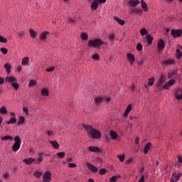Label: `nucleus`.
I'll use <instances>...</instances> for the list:
<instances>
[{
    "label": "nucleus",
    "instance_id": "nucleus-23",
    "mask_svg": "<svg viewBox=\"0 0 182 182\" xmlns=\"http://www.w3.org/2000/svg\"><path fill=\"white\" fill-rule=\"evenodd\" d=\"M50 143L53 146V149H55V150H58V149H59L60 145L59 143H58V141H50Z\"/></svg>",
    "mask_w": 182,
    "mask_h": 182
},
{
    "label": "nucleus",
    "instance_id": "nucleus-10",
    "mask_svg": "<svg viewBox=\"0 0 182 182\" xmlns=\"http://www.w3.org/2000/svg\"><path fill=\"white\" fill-rule=\"evenodd\" d=\"M35 161H36V159L33 158H27L23 160V162L27 164L28 166L32 164V163L35 164Z\"/></svg>",
    "mask_w": 182,
    "mask_h": 182
},
{
    "label": "nucleus",
    "instance_id": "nucleus-16",
    "mask_svg": "<svg viewBox=\"0 0 182 182\" xmlns=\"http://www.w3.org/2000/svg\"><path fill=\"white\" fill-rule=\"evenodd\" d=\"M97 8H99V3L97 2V0H95L91 4V9L92 11H96Z\"/></svg>",
    "mask_w": 182,
    "mask_h": 182
},
{
    "label": "nucleus",
    "instance_id": "nucleus-56",
    "mask_svg": "<svg viewBox=\"0 0 182 182\" xmlns=\"http://www.w3.org/2000/svg\"><path fill=\"white\" fill-rule=\"evenodd\" d=\"M3 177L4 178H9V172H4V173H3Z\"/></svg>",
    "mask_w": 182,
    "mask_h": 182
},
{
    "label": "nucleus",
    "instance_id": "nucleus-25",
    "mask_svg": "<svg viewBox=\"0 0 182 182\" xmlns=\"http://www.w3.org/2000/svg\"><path fill=\"white\" fill-rule=\"evenodd\" d=\"M18 80L14 76L6 77V82H9V83L12 82H16Z\"/></svg>",
    "mask_w": 182,
    "mask_h": 182
},
{
    "label": "nucleus",
    "instance_id": "nucleus-64",
    "mask_svg": "<svg viewBox=\"0 0 182 182\" xmlns=\"http://www.w3.org/2000/svg\"><path fill=\"white\" fill-rule=\"evenodd\" d=\"M5 82V79L2 77H0V85H2Z\"/></svg>",
    "mask_w": 182,
    "mask_h": 182
},
{
    "label": "nucleus",
    "instance_id": "nucleus-40",
    "mask_svg": "<svg viewBox=\"0 0 182 182\" xmlns=\"http://www.w3.org/2000/svg\"><path fill=\"white\" fill-rule=\"evenodd\" d=\"M0 113L1 114H6V113H8V111L6 110V108H5V107H1V108L0 109Z\"/></svg>",
    "mask_w": 182,
    "mask_h": 182
},
{
    "label": "nucleus",
    "instance_id": "nucleus-24",
    "mask_svg": "<svg viewBox=\"0 0 182 182\" xmlns=\"http://www.w3.org/2000/svg\"><path fill=\"white\" fill-rule=\"evenodd\" d=\"M4 68L6 69L7 72V75H9L11 73V69H12V67L10 63H6L4 65Z\"/></svg>",
    "mask_w": 182,
    "mask_h": 182
},
{
    "label": "nucleus",
    "instance_id": "nucleus-48",
    "mask_svg": "<svg viewBox=\"0 0 182 182\" xmlns=\"http://www.w3.org/2000/svg\"><path fill=\"white\" fill-rule=\"evenodd\" d=\"M106 173H107V170H106V168H101L99 171V173L101 174V176L106 174Z\"/></svg>",
    "mask_w": 182,
    "mask_h": 182
},
{
    "label": "nucleus",
    "instance_id": "nucleus-1",
    "mask_svg": "<svg viewBox=\"0 0 182 182\" xmlns=\"http://www.w3.org/2000/svg\"><path fill=\"white\" fill-rule=\"evenodd\" d=\"M82 127L87 132L88 137H90V139H102V132L99 131V129H96L93 128V127H92L91 125L85 124H82Z\"/></svg>",
    "mask_w": 182,
    "mask_h": 182
},
{
    "label": "nucleus",
    "instance_id": "nucleus-11",
    "mask_svg": "<svg viewBox=\"0 0 182 182\" xmlns=\"http://www.w3.org/2000/svg\"><path fill=\"white\" fill-rule=\"evenodd\" d=\"M127 58L131 65H133V63H134V55L128 53L127 54Z\"/></svg>",
    "mask_w": 182,
    "mask_h": 182
},
{
    "label": "nucleus",
    "instance_id": "nucleus-58",
    "mask_svg": "<svg viewBox=\"0 0 182 182\" xmlns=\"http://www.w3.org/2000/svg\"><path fill=\"white\" fill-rule=\"evenodd\" d=\"M23 112L26 113V114H29V110L26 107H23Z\"/></svg>",
    "mask_w": 182,
    "mask_h": 182
},
{
    "label": "nucleus",
    "instance_id": "nucleus-27",
    "mask_svg": "<svg viewBox=\"0 0 182 182\" xmlns=\"http://www.w3.org/2000/svg\"><path fill=\"white\" fill-rule=\"evenodd\" d=\"M109 134L111 136V138L112 139V140H117V133H116V132L114 131H110Z\"/></svg>",
    "mask_w": 182,
    "mask_h": 182
},
{
    "label": "nucleus",
    "instance_id": "nucleus-34",
    "mask_svg": "<svg viewBox=\"0 0 182 182\" xmlns=\"http://www.w3.org/2000/svg\"><path fill=\"white\" fill-rule=\"evenodd\" d=\"M154 80H156L154 79V77H151V78L149 79L147 85L149 86H153V85H154Z\"/></svg>",
    "mask_w": 182,
    "mask_h": 182
},
{
    "label": "nucleus",
    "instance_id": "nucleus-9",
    "mask_svg": "<svg viewBox=\"0 0 182 182\" xmlns=\"http://www.w3.org/2000/svg\"><path fill=\"white\" fill-rule=\"evenodd\" d=\"M140 4L139 0H129L128 2V5L131 6V8H136L137 5Z\"/></svg>",
    "mask_w": 182,
    "mask_h": 182
},
{
    "label": "nucleus",
    "instance_id": "nucleus-29",
    "mask_svg": "<svg viewBox=\"0 0 182 182\" xmlns=\"http://www.w3.org/2000/svg\"><path fill=\"white\" fill-rule=\"evenodd\" d=\"M6 140H10V141H12L14 140V137L9 136V135H7V136H2L1 137V141H5Z\"/></svg>",
    "mask_w": 182,
    "mask_h": 182
},
{
    "label": "nucleus",
    "instance_id": "nucleus-63",
    "mask_svg": "<svg viewBox=\"0 0 182 182\" xmlns=\"http://www.w3.org/2000/svg\"><path fill=\"white\" fill-rule=\"evenodd\" d=\"M178 161L182 163V156H178Z\"/></svg>",
    "mask_w": 182,
    "mask_h": 182
},
{
    "label": "nucleus",
    "instance_id": "nucleus-31",
    "mask_svg": "<svg viewBox=\"0 0 182 182\" xmlns=\"http://www.w3.org/2000/svg\"><path fill=\"white\" fill-rule=\"evenodd\" d=\"M146 41L148 42V45H151L153 42V38L150 35H146Z\"/></svg>",
    "mask_w": 182,
    "mask_h": 182
},
{
    "label": "nucleus",
    "instance_id": "nucleus-39",
    "mask_svg": "<svg viewBox=\"0 0 182 182\" xmlns=\"http://www.w3.org/2000/svg\"><path fill=\"white\" fill-rule=\"evenodd\" d=\"M16 122V117H12L9 121L7 122V124H14Z\"/></svg>",
    "mask_w": 182,
    "mask_h": 182
},
{
    "label": "nucleus",
    "instance_id": "nucleus-53",
    "mask_svg": "<svg viewBox=\"0 0 182 182\" xmlns=\"http://www.w3.org/2000/svg\"><path fill=\"white\" fill-rule=\"evenodd\" d=\"M167 83L169 85V86H173V85H174L176 83V80L171 79L168 82H167Z\"/></svg>",
    "mask_w": 182,
    "mask_h": 182
},
{
    "label": "nucleus",
    "instance_id": "nucleus-37",
    "mask_svg": "<svg viewBox=\"0 0 182 182\" xmlns=\"http://www.w3.org/2000/svg\"><path fill=\"white\" fill-rule=\"evenodd\" d=\"M81 38L82 39V41H87L89 36H87V33H81Z\"/></svg>",
    "mask_w": 182,
    "mask_h": 182
},
{
    "label": "nucleus",
    "instance_id": "nucleus-18",
    "mask_svg": "<svg viewBox=\"0 0 182 182\" xmlns=\"http://www.w3.org/2000/svg\"><path fill=\"white\" fill-rule=\"evenodd\" d=\"M141 5L142 9H144V12H148L149 11V7L147 6V4L144 0H141Z\"/></svg>",
    "mask_w": 182,
    "mask_h": 182
},
{
    "label": "nucleus",
    "instance_id": "nucleus-52",
    "mask_svg": "<svg viewBox=\"0 0 182 182\" xmlns=\"http://www.w3.org/2000/svg\"><path fill=\"white\" fill-rule=\"evenodd\" d=\"M174 75H176V71H171V73H168V79H171V77H173V76H174Z\"/></svg>",
    "mask_w": 182,
    "mask_h": 182
},
{
    "label": "nucleus",
    "instance_id": "nucleus-49",
    "mask_svg": "<svg viewBox=\"0 0 182 182\" xmlns=\"http://www.w3.org/2000/svg\"><path fill=\"white\" fill-rule=\"evenodd\" d=\"M92 58L94 60H99V59H100V57L99 56V54H94L92 55Z\"/></svg>",
    "mask_w": 182,
    "mask_h": 182
},
{
    "label": "nucleus",
    "instance_id": "nucleus-19",
    "mask_svg": "<svg viewBox=\"0 0 182 182\" xmlns=\"http://www.w3.org/2000/svg\"><path fill=\"white\" fill-rule=\"evenodd\" d=\"M130 112H132V105H129L125 110V112H124L123 116L124 117H127L129 116V113H130Z\"/></svg>",
    "mask_w": 182,
    "mask_h": 182
},
{
    "label": "nucleus",
    "instance_id": "nucleus-17",
    "mask_svg": "<svg viewBox=\"0 0 182 182\" xmlns=\"http://www.w3.org/2000/svg\"><path fill=\"white\" fill-rule=\"evenodd\" d=\"M158 48H159V50H163V49H164V48H166V44L164 43V40H160L158 42Z\"/></svg>",
    "mask_w": 182,
    "mask_h": 182
},
{
    "label": "nucleus",
    "instance_id": "nucleus-30",
    "mask_svg": "<svg viewBox=\"0 0 182 182\" xmlns=\"http://www.w3.org/2000/svg\"><path fill=\"white\" fill-rule=\"evenodd\" d=\"M176 63V61L173 59H168L164 61L165 65H174Z\"/></svg>",
    "mask_w": 182,
    "mask_h": 182
},
{
    "label": "nucleus",
    "instance_id": "nucleus-32",
    "mask_svg": "<svg viewBox=\"0 0 182 182\" xmlns=\"http://www.w3.org/2000/svg\"><path fill=\"white\" fill-rule=\"evenodd\" d=\"M42 96H49V91L46 90V88H43L41 90Z\"/></svg>",
    "mask_w": 182,
    "mask_h": 182
},
{
    "label": "nucleus",
    "instance_id": "nucleus-12",
    "mask_svg": "<svg viewBox=\"0 0 182 182\" xmlns=\"http://www.w3.org/2000/svg\"><path fill=\"white\" fill-rule=\"evenodd\" d=\"M38 156V159L34 161V164H41L43 161V153H39Z\"/></svg>",
    "mask_w": 182,
    "mask_h": 182
},
{
    "label": "nucleus",
    "instance_id": "nucleus-50",
    "mask_svg": "<svg viewBox=\"0 0 182 182\" xmlns=\"http://www.w3.org/2000/svg\"><path fill=\"white\" fill-rule=\"evenodd\" d=\"M0 52H2L3 55H6V53H8V49L5 48H1Z\"/></svg>",
    "mask_w": 182,
    "mask_h": 182
},
{
    "label": "nucleus",
    "instance_id": "nucleus-57",
    "mask_svg": "<svg viewBox=\"0 0 182 182\" xmlns=\"http://www.w3.org/2000/svg\"><path fill=\"white\" fill-rule=\"evenodd\" d=\"M68 167H70V168H75V167H76V164L70 163L68 164Z\"/></svg>",
    "mask_w": 182,
    "mask_h": 182
},
{
    "label": "nucleus",
    "instance_id": "nucleus-13",
    "mask_svg": "<svg viewBox=\"0 0 182 182\" xmlns=\"http://www.w3.org/2000/svg\"><path fill=\"white\" fill-rule=\"evenodd\" d=\"M87 166L88 167L89 170H90V171H92V173H97V167L92 165L90 163H87Z\"/></svg>",
    "mask_w": 182,
    "mask_h": 182
},
{
    "label": "nucleus",
    "instance_id": "nucleus-14",
    "mask_svg": "<svg viewBox=\"0 0 182 182\" xmlns=\"http://www.w3.org/2000/svg\"><path fill=\"white\" fill-rule=\"evenodd\" d=\"M88 150L92 153H100V149L97 146H88Z\"/></svg>",
    "mask_w": 182,
    "mask_h": 182
},
{
    "label": "nucleus",
    "instance_id": "nucleus-51",
    "mask_svg": "<svg viewBox=\"0 0 182 182\" xmlns=\"http://www.w3.org/2000/svg\"><path fill=\"white\" fill-rule=\"evenodd\" d=\"M132 12H136V14H141L143 10H141V9H132Z\"/></svg>",
    "mask_w": 182,
    "mask_h": 182
},
{
    "label": "nucleus",
    "instance_id": "nucleus-45",
    "mask_svg": "<svg viewBox=\"0 0 182 182\" xmlns=\"http://www.w3.org/2000/svg\"><path fill=\"white\" fill-rule=\"evenodd\" d=\"M11 86L14 87L16 90H18V89H19V84H18V82L11 83Z\"/></svg>",
    "mask_w": 182,
    "mask_h": 182
},
{
    "label": "nucleus",
    "instance_id": "nucleus-33",
    "mask_svg": "<svg viewBox=\"0 0 182 182\" xmlns=\"http://www.w3.org/2000/svg\"><path fill=\"white\" fill-rule=\"evenodd\" d=\"M114 21H117V23L119 24V25H124V21L122 19H120L119 17L117 16H114Z\"/></svg>",
    "mask_w": 182,
    "mask_h": 182
},
{
    "label": "nucleus",
    "instance_id": "nucleus-46",
    "mask_svg": "<svg viewBox=\"0 0 182 182\" xmlns=\"http://www.w3.org/2000/svg\"><path fill=\"white\" fill-rule=\"evenodd\" d=\"M29 32H30V35H31V38H36V31H34L33 30L31 29L29 31Z\"/></svg>",
    "mask_w": 182,
    "mask_h": 182
},
{
    "label": "nucleus",
    "instance_id": "nucleus-15",
    "mask_svg": "<svg viewBox=\"0 0 182 182\" xmlns=\"http://www.w3.org/2000/svg\"><path fill=\"white\" fill-rule=\"evenodd\" d=\"M175 97L177 100H181L182 99V90L178 89L177 92L175 93Z\"/></svg>",
    "mask_w": 182,
    "mask_h": 182
},
{
    "label": "nucleus",
    "instance_id": "nucleus-47",
    "mask_svg": "<svg viewBox=\"0 0 182 182\" xmlns=\"http://www.w3.org/2000/svg\"><path fill=\"white\" fill-rule=\"evenodd\" d=\"M136 50H138V52H140V50H143V45H141V43H138L136 45Z\"/></svg>",
    "mask_w": 182,
    "mask_h": 182
},
{
    "label": "nucleus",
    "instance_id": "nucleus-35",
    "mask_svg": "<svg viewBox=\"0 0 182 182\" xmlns=\"http://www.w3.org/2000/svg\"><path fill=\"white\" fill-rule=\"evenodd\" d=\"M24 122H25V117H20L19 120L17 122V124L18 126H21V124H23Z\"/></svg>",
    "mask_w": 182,
    "mask_h": 182
},
{
    "label": "nucleus",
    "instance_id": "nucleus-22",
    "mask_svg": "<svg viewBox=\"0 0 182 182\" xmlns=\"http://www.w3.org/2000/svg\"><path fill=\"white\" fill-rule=\"evenodd\" d=\"M48 35H50V33L48 31L42 33L40 36L41 41H45V39H46L48 37Z\"/></svg>",
    "mask_w": 182,
    "mask_h": 182
},
{
    "label": "nucleus",
    "instance_id": "nucleus-55",
    "mask_svg": "<svg viewBox=\"0 0 182 182\" xmlns=\"http://www.w3.org/2000/svg\"><path fill=\"white\" fill-rule=\"evenodd\" d=\"M109 39H110L111 42H114V34H113V33L109 34Z\"/></svg>",
    "mask_w": 182,
    "mask_h": 182
},
{
    "label": "nucleus",
    "instance_id": "nucleus-44",
    "mask_svg": "<svg viewBox=\"0 0 182 182\" xmlns=\"http://www.w3.org/2000/svg\"><path fill=\"white\" fill-rule=\"evenodd\" d=\"M65 154H66L65 152H58L57 154V156H58V157H59V159H63L65 157Z\"/></svg>",
    "mask_w": 182,
    "mask_h": 182
},
{
    "label": "nucleus",
    "instance_id": "nucleus-59",
    "mask_svg": "<svg viewBox=\"0 0 182 182\" xmlns=\"http://www.w3.org/2000/svg\"><path fill=\"white\" fill-rule=\"evenodd\" d=\"M46 70V72H53V70H55V68L51 67V68H47Z\"/></svg>",
    "mask_w": 182,
    "mask_h": 182
},
{
    "label": "nucleus",
    "instance_id": "nucleus-62",
    "mask_svg": "<svg viewBox=\"0 0 182 182\" xmlns=\"http://www.w3.org/2000/svg\"><path fill=\"white\" fill-rule=\"evenodd\" d=\"M68 21H69V22H70L71 23H75V22H76V21H75V18H70L68 19Z\"/></svg>",
    "mask_w": 182,
    "mask_h": 182
},
{
    "label": "nucleus",
    "instance_id": "nucleus-61",
    "mask_svg": "<svg viewBox=\"0 0 182 182\" xmlns=\"http://www.w3.org/2000/svg\"><path fill=\"white\" fill-rule=\"evenodd\" d=\"M139 142H140V138H139V136H137L135 139V144H139Z\"/></svg>",
    "mask_w": 182,
    "mask_h": 182
},
{
    "label": "nucleus",
    "instance_id": "nucleus-42",
    "mask_svg": "<svg viewBox=\"0 0 182 182\" xmlns=\"http://www.w3.org/2000/svg\"><path fill=\"white\" fill-rule=\"evenodd\" d=\"M0 42L1 43H8V39L4 38V36H0Z\"/></svg>",
    "mask_w": 182,
    "mask_h": 182
},
{
    "label": "nucleus",
    "instance_id": "nucleus-3",
    "mask_svg": "<svg viewBox=\"0 0 182 182\" xmlns=\"http://www.w3.org/2000/svg\"><path fill=\"white\" fill-rule=\"evenodd\" d=\"M14 141L15 143L12 146V150L13 151H16L18 149H21V138L18 136H15Z\"/></svg>",
    "mask_w": 182,
    "mask_h": 182
},
{
    "label": "nucleus",
    "instance_id": "nucleus-41",
    "mask_svg": "<svg viewBox=\"0 0 182 182\" xmlns=\"http://www.w3.org/2000/svg\"><path fill=\"white\" fill-rule=\"evenodd\" d=\"M33 176L35 177H36L37 178H41V177L42 176V172L40 171H36L33 174Z\"/></svg>",
    "mask_w": 182,
    "mask_h": 182
},
{
    "label": "nucleus",
    "instance_id": "nucleus-36",
    "mask_svg": "<svg viewBox=\"0 0 182 182\" xmlns=\"http://www.w3.org/2000/svg\"><path fill=\"white\" fill-rule=\"evenodd\" d=\"M37 82L35 81V80H31L28 82V86L29 87H32L33 86H36Z\"/></svg>",
    "mask_w": 182,
    "mask_h": 182
},
{
    "label": "nucleus",
    "instance_id": "nucleus-26",
    "mask_svg": "<svg viewBox=\"0 0 182 182\" xmlns=\"http://www.w3.org/2000/svg\"><path fill=\"white\" fill-rule=\"evenodd\" d=\"M170 85L168 84V82H166L165 85H164L163 86L161 85L159 88L158 90L161 91V90H164V89H170Z\"/></svg>",
    "mask_w": 182,
    "mask_h": 182
},
{
    "label": "nucleus",
    "instance_id": "nucleus-38",
    "mask_svg": "<svg viewBox=\"0 0 182 182\" xmlns=\"http://www.w3.org/2000/svg\"><path fill=\"white\" fill-rule=\"evenodd\" d=\"M182 53L180 50V49H176V58L177 59H181Z\"/></svg>",
    "mask_w": 182,
    "mask_h": 182
},
{
    "label": "nucleus",
    "instance_id": "nucleus-28",
    "mask_svg": "<svg viewBox=\"0 0 182 182\" xmlns=\"http://www.w3.org/2000/svg\"><path fill=\"white\" fill-rule=\"evenodd\" d=\"M120 177H121L120 175L114 176H112V177H111V178H109V181H110V182H116V181H117V179H118V178H120Z\"/></svg>",
    "mask_w": 182,
    "mask_h": 182
},
{
    "label": "nucleus",
    "instance_id": "nucleus-60",
    "mask_svg": "<svg viewBox=\"0 0 182 182\" xmlns=\"http://www.w3.org/2000/svg\"><path fill=\"white\" fill-rule=\"evenodd\" d=\"M98 4H106V0H97Z\"/></svg>",
    "mask_w": 182,
    "mask_h": 182
},
{
    "label": "nucleus",
    "instance_id": "nucleus-4",
    "mask_svg": "<svg viewBox=\"0 0 182 182\" xmlns=\"http://www.w3.org/2000/svg\"><path fill=\"white\" fill-rule=\"evenodd\" d=\"M171 34L173 36V38H181L182 36V30L181 29H172L171 31Z\"/></svg>",
    "mask_w": 182,
    "mask_h": 182
},
{
    "label": "nucleus",
    "instance_id": "nucleus-2",
    "mask_svg": "<svg viewBox=\"0 0 182 182\" xmlns=\"http://www.w3.org/2000/svg\"><path fill=\"white\" fill-rule=\"evenodd\" d=\"M102 45H105V41L100 38L88 41L87 48H100Z\"/></svg>",
    "mask_w": 182,
    "mask_h": 182
},
{
    "label": "nucleus",
    "instance_id": "nucleus-43",
    "mask_svg": "<svg viewBox=\"0 0 182 182\" xmlns=\"http://www.w3.org/2000/svg\"><path fill=\"white\" fill-rule=\"evenodd\" d=\"M140 33H141V36H144V35H147V30H146L144 28H143L140 30Z\"/></svg>",
    "mask_w": 182,
    "mask_h": 182
},
{
    "label": "nucleus",
    "instance_id": "nucleus-8",
    "mask_svg": "<svg viewBox=\"0 0 182 182\" xmlns=\"http://www.w3.org/2000/svg\"><path fill=\"white\" fill-rule=\"evenodd\" d=\"M103 100H105V97H101V96L95 97L94 99V102H95V103H96V106H100V105H102Z\"/></svg>",
    "mask_w": 182,
    "mask_h": 182
},
{
    "label": "nucleus",
    "instance_id": "nucleus-21",
    "mask_svg": "<svg viewBox=\"0 0 182 182\" xmlns=\"http://www.w3.org/2000/svg\"><path fill=\"white\" fill-rule=\"evenodd\" d=\"M21 65H23V66H28V65H29V58H23L21 61Z\"/></svg>",
    "mask_w": 182,
    "mask_h": 182
},
{
    "label": "nucleus",
    "instance_id": "nucleus-54",
    "mask_svg": "<svg viewBox=\"0 0 182 182\" xmlns=\"http://www.w3.org/2000/svg\"><path fill=\"white\" fill-rule=\"evenodd\" d=\"M117 157L119 159V161L122 163L124 161V155H118Z\"/></svg>",
    "mask_w": 182,
    "mask_h": 182
},
{
    "label": "nucleus",
    "instance_id": "nucleus-6",
    "mask_svg": "<svg viewBox=\"0 0 182 182\" xmlns=\"http://www.w3.org/2000/svg\"><path fill=\"white\" fill-rule=\"evenodd\" d=\"M166 79H167V77L162 74L156 84L157 89L159 88L163 83H166Z\"/></svg>",
    "mask_w": 182,
    "mask_h": 182
},
{
    "label": "nucleus",
    "instance_id": "nucleus-7",
    "mask_svg": "<svg viewBox=\"0 0 182 182\" xmlns=\"http://www.w3.org/2000/svg\"><path fill=\"white\" fill-rule=\"evenodd\" d=\"M182 173H175L172 174V178L171 179V182H177L178 180H180V177H181Z\"/></svg>",
    "mask_w": 182,
    "mask_h": 182
},
{
    "label": "nucleus",
    "instance_id": "nucleus-20",
    "mask_svg": "<svg viewBox=\"0 0 182 182\" xmlns=\"http://www.w3.org/2000/svg\"><path fill=\"white\" fill-rule=\"evenodd\" d=\"M150 147H151V143L148 142L144 149V154H147V153H149V150H150Z\"/></svg>",
    "mask_w": 182,
    "mask_h": 182
},
{
    "label": "nucleus",
    "instance_id": "nucleus-5",
    "mask_svg": "<svg viewBox=\"0 0 182 182\" xmlns=\"http://www.w3.org/2000/svg\"><path fill=\"white\" fill-rule=\"evenodd\" d=\"M52 180V173L47 171L43 176V181L50 182Z\"/></svg>",
    "mask_w": 182,
    "mask_h": 182
}]
</instances>
